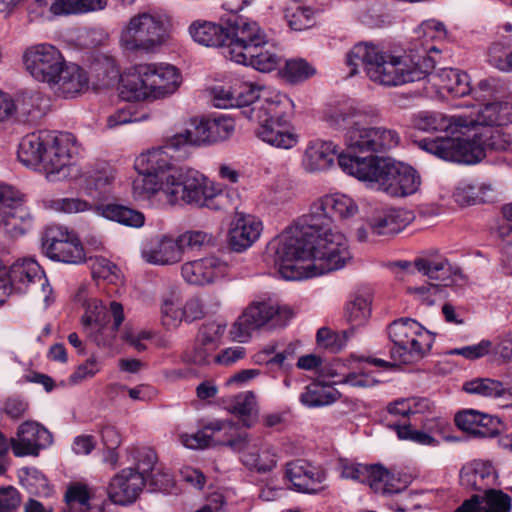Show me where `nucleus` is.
Returning a JSON list of instances; mask_svg holds the SVG:
<instances>
[{"mask_svg":"<svg viewBox=\"0 0 512 512\" xmlns=\"http://www.w3.org/2000/svg\"><path fill=\"white\" fill-rule=\"evenodd\" d=\"M235 107L250 122L257 124L256 137L277 149H292L299 141L296 133L286 129L283 117L292 110L294 104L285 94L277 90L260 89L253 83H235Z\"/></svg>","mask_w":512,"mask_h":512,"instance_id":"obj_1","label":"nucleus"},{"mask_svg":"<svg viewBox=\"0 0 512 512\" xmlns=\"http://www.w3.org/2000/svg\"><path fill=\"white\" fill-rule=\"evenodd\" d=\"M379 117L372 106H348L335 109L325 115L326 122L335 128H347L345 135L348 148L354 153H385L398 146V133L383 126L367 127Z\"/></svg>","mask_w":512,"mask_h":512,"instance_id":"obj_2","label":"nucleus"},{"mask_svg":"<svg viewBox=\"0 0 512 512\" xmlns=\"http://www.w3.org/2000/svg\"><path fill=\"white\" fill-rule=\"evenodd\" d=\"M339 166L345 173L393 197H406L416 191L414 169L402 162L389 158L340 155Z\"/></svg>","mask_w":512,"mask_h":512,"instance_id":"obj_3","label":"nucleus"},{"mask_svg":"<svg viewBox=\"0 0 512 512\" xmlns=\"http://www.w3.org/2000/svg\"><path fill=\"white\" fill-rule=\"evenodd\" d=\"M224 189L221 184L209 180L200 172L181 168L166 177L165 189L160 192L156 204L163 206L193 205L212 210L223 208Z\"/></svg>","mask_w":512,"mask_h":512,"instance_id":"obj_4","label":"nucleus"},{"mask_svg":"<svg viewBox=\"0 0 512 512\" xmlns=\"http://www.w3.org/2000/svg\"><path fill=\"white\" fill-rule=\"evenodd\" d=\"M510 138L498 129H485L473 139L437 136L418 140V147L438 158L464 164H475L484 157L486 150L505 151Z\"/></svg>","mask_w":512,"mask_h":512,"instance_id":"obj_5","label":"nucleus"},{"mask_svg":"<svg viewBox=\"0 0 512 512\" xmlns=\"http://www.w3.org/2000/svg\"><path fill=\"white\" fill-rule=\"evenodd\" d=\"M349 75L357 73L364 66L367 76L376 83L385 86H398L414 81L415 64H408L407 58L386 54L374 44L359 43L347 54Z\"/></svg>","mask_w":512,"mask_h":512,"instance_id":"obj_6","label":"nucleus"},{"mask_svg":"<svg viewBox=\"0 0 512 512\" xmlns=\"http://www.w3.org/2000/svg\"><path fill=\"white\" fill-rule=\"evenodd\" d=\"M181 83V74L173 65L140 64L121 77L119 93L125 101L159 100L173 95Z\"/></svg>","mask_w":512,"mask_h":512,"instance_id":"obj_7","label":"nucleus"},{"mask_svg":"<svg viewBox=\"0 0 512 512\" xmlns=\"http://www.w3.org/2000/svg\"><path fill=\"white\" fill-rule=\"evenodd\" d=\"M170 41V21L147 12L130 17L119 33V45L128 53L156 54Z\"/></svg>","mask_w":512,"mask_h":512,"instance_id":"obj_8","label":"nucleus"},{"mask_svg":"<svg viewBox=\"0 0 512 512\" xmlns=\"http://www.w3.org/2000/svg\"><path fill=\"white\" fill-rule=\"evenodd\" d=\"M268 253L283 279L309 278L310 238L295 223L270 241Z\"/></svg>","mask_w":512,"mask_h":512,"instance_id":"obj_9","label":"nucleus"},{"mask_svg":"<svg viewBox=\"0 0 512 512\" xmlns=\"http://www.w3.org/2000/svg\"><path fill=\"white\" fill-rule=\"evenodd\" d=\"M462 270L452 264L438 249H424L418 253V303L433 306L445 297L446 287Z\"/></svg>","mask_w":512,"mask_h":512,"instance_id":"obj_10","label":"nucleus"},{"mask_svg":"<svg viewBox=\"0 0 512 512\" xmlns=\"http://www.w3.org/2000/svg\"><path fill=\"white\" fill-rule=\"evenodd\" d=\"M164 147L153 148L139 155L134 163L138 176L132 182L133 197L139 201H149L153 204L160 199V192L165 189L166 177L172 169V156Z\"/></svg>","mask_w":512,"mask_h":512,"instance_id":"obj_11","label":"nucleus"},{"mask_svg":"<svg viewBox=\"0 0 512 512\" xmlns=\"http://www.w3.org/2000/svg\"><path fill=\"white\" fill-rule=\"evenodd\" d=\"M352 255L347 238L335 230L310 238L309 278L342 269Z\"/></svg>","mask_w":512,"mask_h":512,"instance_id":"obj_12","label":"nucleus"},{"mask_svg":"<svg viewBox=\"0 0 512 512\" xmlns=\"http://www.w3.org/2000/svg\"><path fill=\"white\" fill-rule=\"evenodd\" d=\"M293 315L288 306H281L272 299L254 301L234 323L231 333L239 342H244L253 330L265 325L271 328L285 327Z\"/></svg>","mask_w":512,"mask_h":512,"instance_id":"obj_13","label":"nucleus"},{"mask_svg":"<svg viewBox=\"0 0 512 512\" xmlns=\"http://www.w3.org/2000/svg\"><path fill=\"white\" fill-rule=\"evenodd\" d=\"M388 334L394 347L390 351V357L393 362L385 361L375 357H356L352 359L362 362L365 361L374 366L385 369L393 368L399 364L412 363L415 357L416 346V320L412 318H401L395 320L388 327Z\"/></svg>","mask_w":512,"mask_h":512,"instance_id":"obj_14","label":"nucleus"},{"mask_svg":"<svg viewBox=\"0 0 512 512\" xmlns=\"http://www.w3.org/2000/svg\"><path fill=\"white\" fill-rule=\"evenodd\" d=\"M267 36L253 20L238 17L229 23L222 54L233 62L244 61L247 53L255 52L258 45H266Z\"/></svg>","mask_w":512,"mask_h":512,"instance_id":"obj_15","label":"nucleus"},{"mask_svg":"<svg viewBox=\"0 0 512 512\" xmlns=\"http://www.w3.org/2000/svg\"><path fill=\"white\" fill-rule=\"evenodd\" d=\"M44 254L54 261L80 264L85 261L84 249L73 231L59 225L46 228L42 237Z\"/></svg>","mask_w":512,"mask_h":512,"instance_id":"obj_16","label":"nucleus"},{"mask_svg":"<svg viewBox=\"0 0 512 512\" xmlns=\"http://www.w3.org/2000/svg\"><path fill=\"white\" fill-rule=\"evenodd\" d=\"M24 197L10 186L0 185V226L9 238L24 235L31 226L32 216L23 205Z\"/></svg>","mask_w":512,"mask_h":512,"instance_id":"obj_17","label":"nucleus"},{"mask_svg":"<svg viewBox=\"0 0 512 512\" xmlns=\"http://www.w3.org/2000/svg\"><path fill=\"white\" fill-rule=\"evenodd\" d=\"M22 60L25 70L34 80L48 85L64 65L65 58L54 45L39 43L27 47Z\"/></svg>","mask_w":512,"mask_h":512,"instance_id":"obj_18","label":"nucleus"},{"mask_svg":"<svg viewBox=\"0 0 512 512\" xmlns=\"http://www.w3.org/2000/svg\"><path fill=\"white\" fill-rule=\"evenodd\" d=\"M53 143L45 147L43 161L39 170L44 171L49 181L60 180L70 176L72 157L78 150L74 137L69 133H52Z\"/></svg>","mask_w":512,"mask_h":512,"instance_id":"obj_19","label":"nucleus"},{"mask_svg":"<svg viewBox=\"0 0 512 512\" xmlns=\"http://www.w3.org/2000/svg\"><path fill=\"white\" fill-rule=\"evenodd\" d=\"M9 283L15 289L22 290L26 287L36 292L38 299L44 303V307H48L54 301L52 288L44 272L32 259L18 261L10 267Z\"/></svg>","mask_w":512,"mask_h":512,"instance_id":"obj_20","label":"nucleus"},{"mask_svg":"<svg viewBox=\"0 0 512 512\" xmlns=\"http://www.w3.org/2000/svg\"><path fill=\"white\" fill-rule=\"evenodd\" d=\"M240 454L242 463L258 472L272 470L276 465L274 455L268 448H262L260 442L248 433L238 434L222 443Z\"/></svg>","mask_w":512,"mask_h":512,"instance_id":"obj_21","label":"nucleus"},{"mask_svg":"<svg viewBox=\"0 0 512 512\" xmlns=\"http://www.w3.org/2000/svg\"><path fill=\"white\" fill-rule=\"evenodd\" d=\"M52 443L51 433L40 424L27 421L22 423L10 445L16 457L38 456L41 449Z\"/></svg>","mask_w":512,"mask_h":512,"instance_id":"obj_22","label":"nucleus"},{"mask_svg":"<svg viewBox=\"0 0 512 512\" xmlns=\"http://www.w3.org/2000/svg\"><path fill=\"white\" fill-rule=\"evenodd\" d=\"M89 84V76L82 67L64 61V65L47 86L55 96L72 99L86 93Z\"/></svg>","mask_w":512,"mask_h":512,"instance_id":"obj_23","label":"nucleus"},{"mask_svg":"<svg viewBox=\"0 0 512 512\" xmlns=\"http://www.w3.org/2000/svg\"><path fill=\"white\" fill-rule=\"evenodd\" d=\"M228 264L216 256H207L184 263L181 275L184 281L194 286L214 283L228 274Z\"/></svg>","mask_w":512,"mask_h":512,"instance_id":"obj_24","label":"nucleus"},{"mask_svg":"<svg viewBox=\"0 0 512 512\" xmlns=\"http://www.w3.org/2000/svg\"><path fill=\"white\" fill-rule=\"evenodd\" d=\"M263 224L257 217L237 213L228 231L229 247L235 252H244L261 236Z\"/></svg>","mask_w":512,"mask_h":512,"instance_id":"obj_25","label":"nucleus"},{"mask_svg":"<svg viewBox=\"0 0 512 512\" xmlns=\"http://www.w3.org/2000/svg\"><path fill=\"white\" fill-rule=\"evenodd\" d=\"M146 483V476L134 468H125L110 481L108 493L110 499L121 505L134 502Z\"/></svg>","mask_w":512,"mask_h":512,"instance_id":"obj_26","label":"nucleus"},{"mask_svg":"<svg viewBox=\"0 0 512 512\" xmlns=\"http://www.w3.org/2000/svg\"><path fill=\"white\" fill-rule=\"evenodd\" d=\"M286 476L293 487L302 493L316 494L326 488V473L304 460L288 463Z\"/></svg>","mask_w":512,"mask_h":512,"instance_id":"obj_27","label":"nucleus"},{"mask_svg":"<svg viewBox=\"0 0 512 512\" xmlns=\"http://www.w3.org/2000/svg\"><path fill=\"white\" fill-rule=\"evenodd\" d=\"M461 118L466 120L462 123L463 132L476 126L507 125L512 123V105L508 102L489 103L476 111L462 112Z\"/></svg>","mask_w":512,"mask_h":512,"instance_id":"obj_28","label":"nucleus"},{"mask_svg":"<svg viewBox=\"0 0 512 512\" xmlns=\"http://www.w3.org/2000/svg\"><path fill=\"white\" fill-rule=\"evenodd\" d=\"M365 478L364 484L382 495L400 493L413 481L412 474L398 473L396 476L381 464L369 465Z\"/></svg>","mask_w":512,"mask_h":512,"instance_id":"obj_29","label":"nucleus"},{"mask_svg":"<svg viewBox=\"0 0 512 512\" xmlns=\"http://www.w3.org/2000/svg\"><path fill=\"white\" fill-rule=\"evenodd\" d=\"M512 499L502 490L489 488L464 500L455 512H511Z\"/></svg>","mask_w":512,"mask_h":512,"instance_id":"obj_30","label":"nucleus"},{"mask_svg":"<svg viewBox=\"0 0 512 512\" xmlns=\"http://www.w3.org/2000/svg\"><path fill=\"white\" fill-rule=\"evenodd\" d=\"M142 258L154 265H171L182 258L176 240L167 235H158L147 240L141 249Z\"/></svg>","mask_w":512,"mask_h":512,"instance_id":"obj_31","label":"nucleus"},{"mask_svg":"<svg viewBox=\"0 0 512 512\" xmlns=\"http://www.w3.org/2000/svg\"><path fill=\"white\" fill-rule=\"evenodd\" d=\"M326 204L324 196L318 198L310 205L309 211L295 222L309 238L336 229L331 210Z\"/></svg>","mask_w":512,"mask_h":512,"instance_id":"obj_32","label":"nucleus"},{"mask_svg":"<svg viewBox=\"0 0 512 512\" xmlns=\"http://www.w3.org/2000/svg\"><path fill=\"white\" fill-rule=\"evenodd\" d=\"M338 158V147L331 141L314 140L308 143L302 159V167L306 172L318 173L333 166L335 157Z\"/></svg>","mask_w":512,"mask_h":512,"instance_id":"obj_33","label":"nucleus"},{"mask_svg":"<svg viewBox=\"0 0 512 512\" xmlns=\"http://www.w3.org/2000/svg\"><path fill=\"white\" fill-rule=\"evenodd\" d=\"M455 423L459 429L474 437L493 438L499 433L498 419L472 409L458 412Z\"/></svg>","mask_w":512,"mask_h":512,"instance_id":"obj_34","label":"nucleus"},{"mask_svg":"<svg viewBox=\"0 0 512 512\" xmlns=\"http://www.w3.org/2000/svg\"><path fill=\"white\" fill-rule=\"evenodd\" d=\"M52 143V132L39 131L26 135L18 146L19 161L28 168L39 170L45 147Z\"/></svg>","mask_w":512,"mask_h":512,"instance_id":"obj_35","label":"nucleus"},{"mask_svg":"<svg viewBox=\"0 0 512 512\" xmlns=\"http://www.w3.org/2000/svg\"><path fill=\"white\" fill-rule=\"evenodd\" d=\"M433 91L427 87H423L424 93L428 97H432L434 93H438V89L445 90L454 97H463L468 95L472 89L470 86L469 76L457 69L445 68L437 75L432 76Z\"/></svg>","mask_w":512,"mask_h":512,"instance_id":"obj_36","label":"nucleus"},{"mask_svg":"<svg viewBox=\"0 0 512 512\" xmlns=\"http://www.w3.org/2000/svg\"><path fill=\"white\" fill-rule=\"evenodd\" d=\"M131 456L137 466L135 470L143 473L144 476L151 473L149 477L151 478L152 483L159 489H166L171 485L172 477L170 473L161 471H156L154 473V468L157 463V455L152 448L146 446L134 447L131 450Z\"/></svg>","mask_w":512,"mask_h":512,"instance_id":"obj_37","label":"nucleus"},{"mask_svg":"<svg viewBox=\"0 0 512 512\" xmlns=\"http://www.w3.org/2000/svg\"><path fill=\"white\" fill-rule=\"evenodd\" d=\"M461 113L446 116L440 112H421L418 114V130L425 132L463 133Z\"/></svg>","mask_w":512,"mask_h":512,"instance_id":"obj_38","label":"nucleus"},{"mask_svg":"<svg viewBox=\"0 0 512 512\" xmlns=\"http://www.w3.org/2000/svg\"><path fill=\"white\" fill-rule=\"evenodd\" d=\"M453 198L460 206L486 203L494 199V189L485 182L463 180L455 187Z\"/></svg>","mask_w":512,"mask_h":512,"instance_id":"obj_39","label":"nucleus"},{"mask_svg":"<svg viewBox=\"0 0 512 512\" xmlns=\"http://www.w3.org/2000/svg\"><path fill=\"white\" fill-rule=\"evenodd\" d=\"M227 409L246 428H251L258 422L259 405L256 394L253 391L241 392L231 398Z\"/></svg>","mask_w":512,"mask_h":512,"instance_id":"obj_40","label":"nucleus"},{"mask_svg":"<svg viewBox=\"0 0 512 512\" xmlns=\"http://www.w3.org/2000/svg\"><path fill=\"white\" fill-rule=\"evenodd\" d=\"M210 144L205 119L191 118L185 128L168 138V145L179 149L185 145L201 146Z\"/></svg>","mask_w":512,"mask_h":512,"instance_id":"obj_41","label":"nucleus"},{"mask_svg":"<svg viewBox=\"0 0 512 512\" xmlns=\"http://www.w3.org/2000/svg\"><path fill=\"white\" fill-rule=\"evenodd\" d=\"M388 413L395 418L390 426L396 431L399 439L416 440V430L410 424V416L414 415L408 399H400L387 406Z\"/></svg>","mask_w":512,"mask_h":512,"instance_id":"obj_42","label":"nucleus"},{"mask_svg":"<svg viewBox=\"0 0 512 512\" xmlns=\"http://www.w3.org/2000/svg\"><path fill=\"white\" fill-rule=\"evenodd\" d=\"M95 211L105 219L127 227L141 228L145 224L144 214L127 206L118 204L98 205Z\"/></svg>","mask_w":512,"mask_h":512,"instance_id":"obj_43","label":"nucleus"},{"mask_svg":"<svg viewBox=\"0 0 512 512\" xmlns=\"http://www.w3.org/2000/svg\"><path fill=\"white\" fill-rule=\"evenodd\" d=\"M494 481V470L491 465L485 463L465 466L460 471V483L468 489L484 492L490 488Z\"/></svg>","mask_w":512,"mask_h":512,"instance_id":"obj_44","label":"nucleus"},{"mask_svg":"<svg viewBox=\"0 0 512 512\" xmlns=\"http://www.w3.org/2000/svg\"><path fill=\"white\" fill-rule=\"evenodd\" d=\"M189 33L194 41L204 46L221 47L225 45L226 31L214 22L197 20L189 27Z\"/></svg>","mask_w":512,"mask_h":512,"instance_id":"obj_45","label":"nucleus"},{"mask_svg":"<svg viewBox=\"0 0 512 512\" xmlns=\"http://www.w3.org/2000/svg\"><path fill=\"white\" fill-rule=\"evenodd\" d=\"M340 397V393L332 386L320 382H314L306 386L300 396L303 405L313 408L334 403Z\"/></svg>","mask_w":512,"mask_h":512,"instance_id":"obj_46","label":"nucleus"},{"mask_svg":"<svg viewBox=\"0 0 512 512\" xmlns=\"http://www.w3.org/2000/svg\"><path fill=\"white\" fill-rule=\"evenodd\" d=\"M372 298L369 294L355 295L345 307V318L355 331L356 327L365 325L371 316Z\"/></svg>","mask_w":512,"mask_h":512,"instance_id":"obj_47","label":"nucleus"},{"mask_svg":"<svg viewBox=\"0 0 512 512\" xmlns=\"http://www.w3.org/2000/svg\"><path fill=\"white\" fill-rule=\"evenodd\" d=\"M446 425L447 422L438 416L424 418L422 429L418 430V446L437 448L445 439Z\"/></svg>","mask_w":512,"mask_h":512,"instance_id":"obj_48","label":"nucleus"},{"mask_svg":"<svg viewBox=\"0 0 512 512\" xmlns=\"http://www.w3.org/2000/svg\"><path fill=\"white\" fill-rule=\"evenodd\" d=\"M91 490L83 484L76 483L69 486L65 493L67 508L63 512H97L91 505Z\"/></svg>","mask_w":512,"mask_h":512,"instance_id":"obj_49","label":"nucleus"},{"mask_svg":"<svg viewBox=\"0 0 512 512\" xmlns=\"http://www.w3.org/2000/svg\"><path fill=\"white\" fill-rule=\"evenodd\" d=\"M463 390L469 394L494 398L512 394L502 382L491 378H475L467 381L463 384Z\"/></svg>","mask_w":512,"mask_h":512,"instance_id":"obj_50","label":"nucleus"},{"mask_svg":"<svg viewBox=\"0 0 512 512\" xmlns=\"http://www.w3.org/2000/svg\"><path fill=\"white\" fill-rule=\"evenodd\" d=\"M398 211H389L374 218L370 223L371 232L379 236H392L401 232L407 225Z\"/></svg>","mask_w":512,"mask_h":512,"instance_id":"obj_51","label":"nucleus"},{"mask_svg":"<svg viewBox=\"0 0 512 512\" xmlns=\"http://www.w3.org/2000/svg\"><path fill=\"white\" fill-rule=\"evenodd\" d=\"M85 313L82 316L83 329L92 335L95 331H100L107 323V311L102 302L97 299H91L84 303Z\"/></svg>","mask_w":512,"mask_h":512,"instance_id":"obj_52","label":"nucleus"},{"mask_svg":"<svg viewBox=\"0 0 512 512\" xmlns=\"http://www.w3.org/2000/svg\"><path fill=\"white\" fill-rule=\"evenodd\" d=\"M264 46L265 45H258L257 49L254 50L255 52L247 53L246 59H244V61H238L237 63L252 66L261 72L274 70L280 62V57L270 50H263Z\"/></svg>","mask_w":512,"mask_h":512,"instance_id":"obj_53","label":"nucleus"},{"mask_svg":"<svg viewBox=\"0 0 512 512\" xmlns=\"http://www.w3.org/2000/svg\"><path fill=\"white\" fill-rule=\"evenodd\" d=\"M424 38L425 41L421 43V46L425 53L427 52H439L435 45H428V41L442 40L446 37V29L443 23L434 19L426 20L422 22L418 27V38Z\"/></svg>","mask_w":512,"mask_h":512,"instance_id":"obj_54","label":"nucleus"},{"mask_svg":"<svg viewBox=\"0 0 512 512\" xmlns=\"http://www.w3.org/2000/svg\"><path fill=\"white\" fill-rule=\"evenodd\" d=\"M45 207L54 212L83 213L92 209V204L81 198H57L45 201Z\"/></svg>","mask_w":512,"mask_h":512,"instance_id":"obj_55","label":"nucleus"},{"mask_svg":"<svg viewBox=\"0 0 512 512\" xmlns=\"http://www.w3.org/2000/svg\"><path fill=\"white\" fill-rule=\"evenodd\" d=\"M353 335V329L336 333L328 328H320L317 332V342L320 346L337 352L346 346L349 338Z\"/></svg>","mask_w":512,"mask_h":512,"instance_id":"obj_56","label":"nucleus"},{"mask_svg":"<svg viewBox=\"0 0 512 512\" xmlns=\"http://www.w3.org/2000/svg\"><path fill=\"white\" fill-rule=\"evenodd\" d=\"M205 121L210 144L228 139L235 129L233 120L228 117L221 116Z\"/></svg>","mask_w":512,"mask_h":512,"instance_id":"obj_57","label":"nucleus"},{"mask_svg":"<svg viewBox=\"0 0 512 512\" xmlns=\"http://www.w3.org/2000/svg\"><path fill=\"white\" fill-rule=\"evenodd\" d=\"M89 267L93 278L107 280L114 283L119 279L120 270L110 260L102 256L89 257Z\"/></svg>","mask_w":512,"mask_h":512,"instance_id":"obj_58","label":"nucleus"},{"mask_svg":"<svg viewBox=\"0 0 512 512\" xmlns=\"http://www.w3.org/2000/svg\"><path fill=\"white\" fill-rule=\"evenodd\" d=\"M324 197L331 212H334L341 219L350 218L358 212L355 201L345 194L336 193Z\"/></svg>","mask_w":512,"mask_h":512,"instance_id":"obj_59","label":"nucleus"},{"mask_svg":"<svg viewBox=\"0 0 512 512\" xmlns=\"http://www.w3.org/2000/svg\"><path fill=\"white\" fill-rule=\"evenodd\" d=\"M225 325L216 322H209L203 324L196 336V340L202 345L214 352L220 343V340L225 332Z\"/></svg>","mask_w":512,"mask_h":512,"instance_id":"obj_60","label":"nucleus"},{"mask_svg":"<svg viewBox=\"0 0 512 512\" xmlns=\"http://www.w3.org/2000/svg\"><path fill=\"white\" fill-rule=\"evenodd\" d=\"M315 74V69L303 59L287 60L282 70L283 77L290 83L305 81Z\"/></svg>","mask_w":512,"mask_h":512,"instance_id":"obj_61","label":"nucleus"},{"mask_svg":"<svg viewBox=\"0 0 512 512\" xmlns=\"http://www.w3.org/2000/svg\"><path fill=\"white\" fill-rule=\"evenodd\" d=\"M176 243L180 249V255L186 249L194 250L209 244L212 240V235L200 230L186 231L178 236Z\"/></svg>","mask_w":512,"mask_h":512,"instance_id":"obj_62","label":"nucleus"},{"mask_svg":"<svg viewBox=\"0 0 512 512\" xmlns=\"http://www.w3.org/2000/svg\"><path fill=\"white\" fill-rule=\"evenodd\" d=\"M162 323L168 329L176 328L184 320L183 309L174 298L164 299L161 305Z\"/></svg>","mask_w":512,"mask_h":512,"instance_id":"obj_63","label":"nucleus"},{"mask_svg":"<svg viewBox=\"0 0 512 512\" xmlns=\"http://www.w3.org/2000/svg\"><path fill=\"white\" fill-rule=\"evenodd\" d=\"M40 102L41 97L38 93L32 91L21 92L13 100V114L18 113L21 116H29L39 109Z\"/></svg>","mask_w":512,"mask_h":512,"instance_id":"obj_64","label":"nucleus"}]
</instances>
